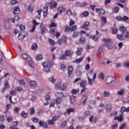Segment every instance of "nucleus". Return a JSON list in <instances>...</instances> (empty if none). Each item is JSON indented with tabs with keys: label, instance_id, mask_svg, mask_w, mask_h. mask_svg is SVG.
Returning <instances> with one entry per match:
<instances>
[{
	"label": "nucleus",
	"instance_id": "obj_45",
	"mask_svg": "<svg viewBox=\"0 0 129 129\" xmlns=\"http://www.w3.org/2000/svg\"><path fill=\"white\" fill-rule=\"evenodd\" d=\"M74 111H75V110L74 108H70L67 110V113H71V112H74Z\"/></svg>",
	"mask_w": 129,
	"mask_h": 129
},
{
	"label": "nucleus",
	"instance_id": "obj_27",
	"mask_svg": "<svg viewBox=\"0 0 129 129\" xmlns=\"http://www.w3.org/2000/svg\"><path fill=\"white\" fill-rule=\"evenodd\" d=\"M109 95H110V93L107 91H104L103 92V97H109Z\"/></svg>",
	"mask_w": 129,
	"mask_h": 129
},
{
	"label": "nucleus",
	"instance_id": "obj_15",
	"mask_svg": "<svg viewBox=\"0 0 129 129\" xmlns=\"http://www.w3.org/2000/svg\"><path fill=\"white\" fill-rule=\"evenodd\" d=\"M122 118H123V115L121 114L119 116L114 117V120H118V121H122Z\"/></svg>",
	"mask_w": 129,
	"mask_h": 129
},
{
	"label": "nucleus",
	"instance_id": "obj_13",
	"mask_svg": "<svg viewBox=\"0 0 129 129\" xmlns=\"http://www.w3.org/2000/svg\"><path fill=\"white\" fill-rule=\"evenodd\" d=\"M48 5H49L50 9H55V8H57V3L56 2H51Z\"/></svg>",
	"mask_w": 129,
	"mask_h": 129
},
{
	"label": "nucleus",
	"instance_id": "obj_2",
	"mask_svg": "<svg viewBox=\"0 0 129 129\" xmlns=\"http://www.w3.org/2000/svg\"><path fill=\"white\" fill-rule=\"evenodd\" d=\"M54 62L52 61H48L43 63V70L45 73L50 72V68L53 67Z\"/></svg>",
	"mask_w": 129,
	"mask_h": 129
},
{
	"label": "nucleus",
	"instance_id": "obj_12",
	"mask_svg": "<svg viewBox=\"0 0 129 129\" xmlns=\"http://www.w3.org/2000/svg\"><path fill=\"white\" fill-rule=\"evenodd\" d=\"M120 112L122 114L124 112H129V106L126 108L125 107H121Z\"/></svg>",
	"mask_w": 129,
	"mask_h": 129
},
{
	"label": "nucleus",
	"instance_id": "obj_6",
	"mask_svg": "<svg viewBox=\"0 0 129 129\" xmlns=\"http://www.w3.org/2000/svg\"><path fill=\"white\" fill-rule=\"evenodd\" d=\"M50 32L51 34L56 36V38H59V36H60V32H58V30H57V29L51 28Z\"/></svg>",
	"mask_w": 129,
	"mask_h": 129
},
{
	"label": "nucleus",
	"instance_id": "obj_56",
	"mask_svg": "<svg viewBox=\"0 0 129 129\" xmlns=\"http://www.w3.org/2000/svg\"><path fill=\"white\" fill-rule=\"evenodd\" d=\"M60 69L61 70H63V71L66 70L67 68H66V67L63 64H61L60 66Z\"/></svg>",
	"mask_w": 129,
	"mask_h": 129
},
{
	"label": "nucleus",
	"instance_id": "obj_37",
	"mask_svg": "<svg viewBox=\"0 0 129 129\" xmlns=\"http://www.w3.org/2000/svg\"><path fill=\"white\" fill-rule=\"evenodd\" d=\"M5 88L3 89V92L6 90V88H9L10 87V84H9V82H6L4 84Z\"/></svg>",
	"mask_w": 129,
	"mask_h": 129
},
{
	"label": "nucleus",
	"instance_id": "obj_20",
	"mask_svg": "<svg viewBox=\"0 0 129 129\" xmlns=\"http://www.w3.org/2000/svg\"><path fill=\"white\" fill-rule=\"evenodd\" d=\"M55 96L59 98H62V97H64V96H65L62 92H57L55 94Z\"/></svg>",
	"mask_w": 129,
	"mask_h": 129
},
{
	"label": "nucleus",
	"instance_id": "obj_3",
	"mask_svg": "<svg viewBox=\"0 0 129 129\" xmlns=\"http://www.w3.org/2000/svg\"><path fill=\"white\" fill-rule=\"evenodd\" d=\"M55 88L56 89L59 88L60 90H66V88H67V84L62 83V82H58L55 84Z\"/></svg>",
	"mask_w": 129,
	"mask_h": 129
},
{
	"label": "nucleus",
	"instance_id": "obj_47",
	"mask_svg": "<svg viewBox=\"0 0 129 129\" xmlns=\"http://www.w3.org/2000/svg\"><path fill=\"white\" fill-rule=\"evenodd\" d=\"M101 20L104 24H105L107 21L106 20V17H102Z\"/></svg>",
	"mask_w": 129,
	"mask_h": 129
},
{
	"label": "nucleus",
	"instance_id": "obj_62",
	"mask_svg": "<svg viewBox=\"0 0 129 129\" xmlns=\"http://www.w3.org/2000/svg\"><path fill=\"white\" fill-rule=\"evenodd\" d=\"M112 33L113 34H116V33H117V29L114 28L112 29Z\"/></svg>",
	"mask_w": 129,
	"mask_h": 129
},
{
	"label": "nucleus",
	"instance_id": "obj_16",
	"mask_svg": "<svg viewBox=\"0 0 129 129\" xmlns=\"http://www.w3.org/2000/svg\"><path fill=\"white\" fill-rule=\"evenodd\" d=\"M40 29H41L40 34H44L46 32V31H48L47 29H46V27L43 26V24H41L40 25Z\"/></svg>",
	"mask_w": 129,
	"mask_h": 129
},
{
	"label": "nucleus",
	"instance_id": "obj_24",
	"mask_svg": "<svg viewBox=\"0 0 129 129\" xmlns=\"http://www.w3.org/2000/svg\"><path fill=\"white\" fill-rule=\"evenodd\" d=\"M20 13H21V10H20V8H19L18 7H15L14 10V14H15V15H18L20 14Z\"/></svg>",
	"mask_w": 129,
	"mask_h": 129
},
{
	"label": "nucleus",
	"instance_id": "obj_19",
	"mask_svg": "<svg viewBox=\"0 0 129 129\" xmlns=\"http://www.w3.org/2000/svg\"><path fill=\"white\" fill-rule=\"evenodd\" d=\"M65 41H66V38H65V37H62L57 40V44L58 45H61V44H62L63 42H65Z\"/></svg>",
	"mask_w": 129,
	"mask_h": 129
},
{
	"label": "nucleus",
	"instance_id": "obj_41",
	"mask_svg": "<svg viewBox=\"0 0 129 129\" xmlns=\"http://www.w3.org/2000/svg\"><path fill=\"white\" fill-rule=\"evenodd\" d=\"M49 81L54 84L56 82V79H55L54 77H51L50 78H49Z\"/></svg>",
	"mask_w": 129,
	"mask_h": 129
},
{
	"label": "nucleus",
	"instance_id": "obj_49",
	"mask_svg": "<svg viewBox=\"0 0 129 129\" xmlns=\"http://www.w3.org/2000/svg\"><path fill=\"white\" fill-rule=\"evenodd\" d=\"M117 38L118 39V40H120L121 41H122L123 40V36L122 35L118 34L117 35Z\"/></svg>",
	"mask_w": 129,
	"mask_h": 129
},
{
	"label": "nucleus",
	"instance_id": "obj_44",
	"mask_svg": "<svg viewBox=\"0 0 129 129\" xmlns=\"http://www.w3.org/2000/svg\"><path fill=\"white\" fill-rule=\"evenodd\" d=\"M79 92V89L76 90L74 89L72 91V94L75 95Z\"/></svg>",
	"mask_w": 129,
	"mask_h": 129
},
{
	"label": "nucleus",
	"instance_id": "obj_30",
	"mask_svg": "<svg viewBox=\"0 0 129 129\" xmlns=\"http://www.w3.org/2000/svg\"><path fill=\"white\" fill-rule=\"evenodd\" d=\"M73 73V66H70L68 68V74L70 75V74H72Z\"/></svg>",
	"mask_w": 129,
	"mask_h": 129
},
{
	"label": "nucleus",
	"instance_id": "obj_4",
	"mask_svg": "<svg viewBox=\"0 0 129 129\" xmlns=\"http://www.w3.org/2000/svg\"><path fill=\"white\" fill-rule=\"evenodd\" d=\"M103 42H105L104 45L108 50H111V49H113V46H111L109 44H111L112 43V40L111 39H106L105 38L102 39Z\"/></svg>",
	"mask_w": 129,
	"mask_h": 129
},
{
	"label": "nucleus",
	"instance_id": "obj_46",
	"mask_svg": "<svg viewBox=\"0 0 129 129\" xmlns=\"http://www.w3.org/2000/svg\"><path fill=\"white\" fill-rule=\"evenodd\" d=\"M103 50V45H101L98 49V53L99 54H101V52H102Z\"/></svg>",
	"mask_w": 129,
	"mask_h": 129
},
{
	"label": "nucleus",
	"instance_id": "obj_38",
	"mask_svg": "<svg viewBox=\"0 0 129 129\" xmlns=\"http://www.w3.org/2000/svg\"><path fill=\"white\" fill-rule=\"evenodd\" d=\"M31 48L32 50H35L36 49H38V44L37 43H33Z\"/></svg>",
	"mask_w": 129,
	"mask_h": 129
},
{
	"label": "nucleus",
	"instance_id": "obj_26",
	"mask_svg": "<svg viewBox=\"0 0 129 129\" xmlns=\"http://www.w3.org/2000/svg\"><path fill=\"white\" fill-rule=\"evenodd\" d=\"M112 108V106L111 104H108L106 105V109L107 111H111Z\"/></svg>",
	"mask_w": 129,
	"mask_h": 129
},
{
	"label": "nucleus",
	"instance_id": "obj_1",
	"mask_svg": "<svg viewBox=\"0 0 129 129\" xmlns=\"http://www.w3.org/2000/svg\"><path fill=\"white\" fill-rule=\"evenodd\" d=\"M94 72L93 69L90 70L88 73L87 75L88 81L89 85L92 86L93 85V82L95 81V79H96V74L94 73L93 75L92 79L90 78L91 76H92V74Z\"/></svg>",
	"mask_w": 129,
	"mask_h": 129
},
{
	"label": "nucleus",
	"instance_id": "obj_11",
	"mask_svg": "<svg viewBox=\"0 0 129 129\" xmlns=\"http://www.w3.org/2000/svg\"><path fill=\"white\" fill-rule=\"evenodd\" d=\"M66 9L65 7H59L58 9H57V14L58 15H61V14H62V13H64V11H66Z\"/></svg>",
	"mask_w": 129,
	"mask_h": 129
},
{
	"label": "nucleus",
	"instance_id": "obj_10",
	"mask_svg": "<svg viewBox=\"0 0 129 129\" xmlns=\"http://www.w3.org/2000/svg\"><path fill=\"white\" fill-rule=\"evenodd\" d=\"M33 24H34V25L32 26V28L30 30V32H35V30H36V26H37L38 25H40V23L36 22V20H33Z\"/></svg>",
	"mask_w": 129,
	"mask_h": 129
},
{
	"label": "nucleus",
	"instance_id": "obj_54",
	"mask_svg": "<svg viewBox=\"0 0 129 129\" xmlns=\"http://www.w3.org/2000/svg\"><path fill=\"white\" fill-rule=\"evenodd\" d=\"M75 24V21H73V20L71 19L70 22V27H72L73 25Z\"/></svg>",
	"mask_w": 129,
	"mask_h": 129
},
{
	"label": "nucleus",
	"instance_id": "obj_61",
	"mask_svg": "<svg viewBox=\"0 0 129 129\" xmlns=\"http://www.w3.org/2000/svg\"><path fill=\"white\" fill-rule=\"evenodd\" d=\"M28 11H29L30 12H32V11H33V10H34V8L33 7V6H32V5H29L28 6Z\"/></svg>",
	"mask_w": 129,
	"mask_h": 129
},
{
	"label": "nucleus",
	"instance_id": "obj_53",
	"mask_svg": "<svg viewBox=\"0 0 129 129\" xmlns=\"http://www.w3.org/2000/svg\"><path fill=\"white\" fill-rule=\"evenodd\" d=\"M37 13L38 14V15L37 16V19H40V18L41 17V13H42V10H38Z\"/></svg>",
	"mask_w": 129,
	"mask_h": 129
},
{
	"label": "nucleus",
	"instance_id": "obj_21",
	"mask_svg": "<svg viewBox=\"0 0 129 129\" xmlns=\"http://www.w3.org/2000/svg\"><path fill=\"white\" fill-rule=\"evenodd\" d=\"M43 17H46L48 14V7L46 6L43 9Z\"/></svg>",
	"mask_w": 129,
	"mask_h": 129
},
{
	"label": "nucleus",
	"instance_id": "obj_9",
	"mask_svg": "<svg viewBox=\"0 0 129 129\" xmlns=\"http://www.w3.org/2000/svg\"><path fill=\"white\" fill-rule=\"evenodd\" d=\"M28 36V33L26 32H23L22 33H20L19 36H18V39L19 40H24V38L25 37H27Z\"/></svg>",
	"mask_w": 129,
	"mask_h": 129
},
{
	"label": "nucleus",
	"instance_id": "obj_32",
	"mask_svg": "<svg viewBox=\"0 0 129 129\" xmlns=\"http://www.w3.org/2000/svg\"><path fill=\"white\" fill-rule=\"evenodd\" d=\"M62 101V98H58L54 100V103H56V104H60V102Z\"/></svg>",
	"mask_w": 129,
	"mask_h": 129
},
{
	"label": "nucleus",
	"instance_id": "obj_25",
	"mask_svg": "<svg viewBox=\"0 0 129 129\" xmlns=\"http://www.w3.org/2000/svg\"><path fill=\"white\" fill-rule=\"evenodd\" d=\"M90 112H89V111H86L84 113V117H83V119H85V118H86V117L90 116Z\"/></svg>",
	"mask_w": 129,
	"mask_h": 129
},
{
	"label": "nucleus",
	"instance_id": "obj_5",
	"mask_svg": "<svg viewBox=\"0 0 129 129\" xmlns=\"http://www.w3.org/2000/svg\"><path fill=\"white\" fill-rule=\"evenodd\" d=\"M22 58H23V59H25L26 61H27V62H29V65H30V66H31L32 67V66L31 64L33 63V59H32V58L30 57V56H29L26 53L22 54Z\"/></svg>",
	"mask_w": 129,
	"mask_h": 129
},
{
	"label": "nucleus",
	"instance_id": "obj_52",
	"mask_svg": "<svg viewBox=\"0 0 129 129\" xmlns=\"http://www.w3.org/2000/svg\"><path fill=\"white\" fill-rule=\"evenodd\" d=\"M67 125V122L66 121H63L61 124V127H65Z\"/></svg>",
	"mask_w": 129,
	"mask_h": 129
},
{
	"label": "nucleus",
	"instance_id": "obj_36",
	"mask_svg": "<svg viewBox=\"0 0 129 129\" xmlns=\"http://www.w3.org/2000/svg\"><path fill=\"white\" fill-rule=\"evenodd\" d=\"M117 94L118 95L122 96L124 94V90L123 89H121L117 91Z\"/></svg>",
	"mask_w": 129,
	"mask_h": 129
},
{
	"label": "nucleus",
	"instance_id": "obj_22",
	"mask_svg": "<svg viewBox=\"0 0 129 129\" xmlns=\"http://www.w3.org/2000/svg\"><path fill=\"white\" fill-rule=\"evenodd\" d=\"M82 51H83V48L82 47L78 48L76 52L77 55L78 56H80V55H81V53H82Z\"/></svg>",
	"mask_w": 129,
	"mask_h": 129
},
{
	"label": "nucleus",
	"instance_id": "obj_34",
	"mask_svg": "<svg viewBox=\"0 0 129 129\" xmlns=\"http://www.w3.org/2000/svg\"><path fill=\"white\" fill-rule=\"evenodd\" d=\"M64 55L66 56V57H70L71 55H72V53H71V52L69 50H66L64 52Z\"/></svg>",
	"mask_w": 129,
	"mask_h": 129
},
{
	"label": "nucleus",
	"instance_id": "obj_7",
	"mask_svg": "<svg viewBox=\"0 0 129 129\" xmlns=\"http://www.w3.org/2000/svg\"><path fill=\"white\" fill-rule=\"evenodd\" d=\"M114 80H115V78L112 76L107 77L105 79L106 83H108V84L112 83Z\"/></svg>",
	"mask_w": 129,
	"mask_h": 129
},
{
	"label": "nucleus",
	"instance_id": "obj_17",
	"mask_svg": "<svg viewBox=\"0 0 129 129\" xmlns=\"http://www.w3.org/2000/svg\"><path fill=\"white\" fill-rule=\"evenodd\" d=\"M97 120V118L94 117V116H91L89 119V121H90V122H93L94 123H95Z\"/></svg>",
	"mask_w": 129,
	"mask_h": 129
},
{
	"label": "nucleus",
	"instance_id": "obj_55",
	"mask_svg": "<svg viewBox=\"0 0 129 129\" xmlns=\"http://www.w3.org/2000/svg\"><path fill=\"white\" fill-rule=\"evenodd\" d=\"M49 42L50 45H55L56 44V42L51 39H49Z\"/></svg>",
	"mask_w": 129,
	"mask_h": 129
},
{
	"label": "nucleus",
	"instance_id": "obj_14",
	"mask_svg": "<svg viewBox=\"0 0 129 129\" xmlns=\"http://www.w3.org/2000/svg\"><path fill=\"white\" fill-rule=\"evenodd\" d=\"M96 11L99 15H104L105 13V11L102 9H96Z\"/></svg>",
	"mask_w": 129,
	"mask_h": 129
},
{
	"label": "nucleus",
	"instance_id": "obj_43",
	"mask_svg": "<svg viewBox=\"0 0 129 129\" xmlns=\"http://www.w3.org/2000/svg\"><path fill=\"white\" fill-rule=\"evenodd\" d=\"M119 31H120L123 34L125 31V30H124V26H121L119 27Z\"/></svg>",
	"mask_w": 129,
	"mask_h": 129
},
{
	"label": "nucleus",
	"instance_id": "obj_48",
	"mask_svg": "<svg viewBox=\"0 0 129 129\" xmlns=\"http://www.w3.org/2000/svg\"><path fill=\"white\" fill-rule=\"evenodd\" d=\"M94 48V46H90L89 45H87V47H86V51H88L89 50L91 49Z\"/></svg>",
	"mask_w": 129,
	"mask_h": 129
},
{
	"label": "nucleus",
	"instance_id": "obj_18",
	"mask_svg": "<svg viewBox=\"0 0 129 129\" xmlns=\"http://www.w3.org/2000/svg\"><path fill=\"white\" fill-rule=\"evenodd\" d=\"M88 26H89V22H85L83 26V29H84V30H86V31H88V30H89V28H88Z\"/></svg>",
	"mask_w": 129,
	"mask_h": 129
},
{
	"label": "nucleus",
	"instance_id": "obj_58",
	"mask_svg": "<svg viewBox=\"0 0 129 129\" xmlns=\"http://www.w3.org/2000/svg\"><path fill=\"white\" fill-rule=\"evenodd\" d=\"M82 15L84 17H88V15H89V13L88 12L85 11L82 13Z\"/></svg>",
	"mask_w": 129,
	"mask_h": 129
},
{
	"label": "nucleus",
	"instance_id": "obj_29",
	"mask_svg": "<svg viewBox=\"0 0 129 129\" xmlns=\"http://www.w3.org/2000/svg\"><path fill=\"white\" fill-rule=\"evenodd\" d=\"M86 83H87V82H86V81H83L80 83V86H81V87H82V88H86Z\"/></svg>",
	"mask_w": 129,
	"mask_h": 129
},
{
	"label": "nucleus",
	"instance_id": "obj_50",
	"mask_svg": "<svg viewBox=\"0 0 129 129\" xmlns=\"http://www.w3.org/2000/svg\"><path fill=\"white\" fill-rule=\"evenodd\" d=\"M49 27L50 28H55V27H57V24L52 22Z\"/></svg>",
	"mask_w": 129,
	"mask_h": 129
},
{
	"label": "nucleus",
	"instance_id": "obj_60",
	"mask_svg": "<svg viewBox=\"0 0 129 129\" xmlns=\"http://www.w3.org/2000/svg\"><path fill=\"white\" fill-rule=\"evenodd\" d=\"M67 15H68L69 16H72V12H71V10H68L67 11Z\"/></svg>",
	"mask_w": 129,
	"mask_h": 129
},
{
	"label": "nucleus",
	"instance_id": "obj_40",
	"mask_svg": "<svg viewBox=\"0 0 129 129\" xmlns=\"http://www.w3.org/2000/svg\"><path fill=\"white\" fill-rule=\"evenodd\" d=\"M128 20L129 18L126 16H124L121 18V21H122L123 22H126V21H128Z\"/></svg>",
	"mask_w": 129,
	"mask_h": 129
},
{
	"label": "nucleus",
	"instance_id": "obj_63",
	"mask_svg": "<svg viewBox=\"0 0 129 129\" xmlns=\"http://www.w3.org/2000/svg\"><path fill=\"white\" fill-rule=\"evenodd\" d=\"M117 124H114V125H112L111 127V129H116L117 127Z\"/></svg>",
	"mask_w": 129,
	"mask_h": 129
},
{
	"label": "nucleus",
	"instance_id": "obj_23",
	"mask_svg": "<svg viewBox=\"0 0 129 129\" xmlns=\"http://www.w3.org/2000/svg\"><path fill=\"white\" fill-rule=\"evenodd\" d=\"M83 59H84V57H80L78 59H75L73 60L74 63H80L81 62H82Z\"/></svg>",
	"mask_w": 129,
	"mask_h": 129
},
{
	"label": "nucleus",
	"instance_id": "obj_39",
	"mask_svg": "<svg viewBox=\"0 0 129 129\" xmlns=\"http://www.w3.org/2000/svg\"><path fill=\"white\" fill-rule=\"evenodd\" d=\"M85 37H81L79 39V42L80 43H81L82 44H83V43L85 42Z\"/></svg>",
	"mask_w": 129,
	"mask_h": 129
},
{
	"label": "nucleus",
	"instance_id": "obj_59",
	"mask_svg": "<svg viewBox=\"0 0 129 129\" xmlns=\"http://www.w3.org/2000/svg\"><path fill=\"white\" fill-rule=\"evenodd\" d=\"M43 58V56L41 54H38L36 56L37 60H41Z\"/></svg>",
	"mask_w": 129,
	"mask_h": 129
},
{
	"label": "nucleus",
	"instance_id": "obj_51",
	"mask_svg": "<svg viewBox=\"0 0 129 129\" xmlns=\"http://www.w3.org/2000/svg\"><path fill=\"white\" fill-rule=\"evenodd\" d=\"M19 28L22 32H24L25 31V29H26V27L24 25H20Z\"/></svg>",
	"mask_w": 129,
	"mask_h": 129
},
{
	"label": "nucleus",
	"instance_id": "obj_31",
	"mask_svg": "<svg viewBox=\"0 0 129 129\" xmlns=\"http://www.w3.org/2000/svg\"><path fill=\"white\" fill-rule=\"evenodd\" d=\"M39 123L43 127H48V124L46 122H43L42 121H40Z\"/></svg>",
	"mask_w": 129,
	"mask_h": 129
},
{
	"label": "nucleus",
	"instance_id": "obj_64",
	"mask_svg": "<svg viewBox=\"0 0 129 129\" xmlns=\"http://www.w3.org/2000/svg\"><path fill=\"white\" fill-rule=\"evenodd\" d=\"M124 65L125 67H129V61H125Z\"/></svg>",
	"mask_w": 129,
	"mask_h": 129
},
{
	"label": "nucleus",
	"instance_id": "obj_8",
	"mask_svg": "<svg viewBox=\"0 0 129 129\" xmlns=\"http://www.w3.org/2000/svg\"><path fill=\"white\" fill-rule=\"evenodd\" d=\"M76 30H77V26L75 25L72 27H67L65 31L68 33V32H69V31H71V32H73L74 31H76Z\"/></svg>",
	"mask_w": 129,
	"mask_h": 129
},
{
	"label": "nucleus",
	"instance_id": "obj_42",
	"mask_svg": "<svg viewBox=\"0 0 129 129\" xmlns=\"http://www.w3.org/2000/svg\"><path fill=\"white\" fill-rule=\"evenodd\" d=\"M99 78L102 80H103L104 79V74L102 73H100L99 75Z\"/></svg>",
	"mask_w": 129,
	"mask_h": 129
},
{
	"label": "nucleus",
	"instance_id": "obj_33",
	"mask_svg": "<svg viewBox=\"0 0 129 129\" xmlns=\"http://www.w3.org/2000/svg\"><path fill=\"white\" fill-rule=\"evenodd\" d=\"M21 114L22 117H24V118H26V117H27V116L29 115V114H28V113H26L24 111L21 112Z\"/></svg>",
	"mask_w": 129,
	"mask_h": 129
},
{
	"label": "nucleus",
	"instance_id": "obj_28",
	"mask_svg": "<svg viewBox=\"0 0 129 129\" xmlns=\"http://www.w3.org/2000/svg\"><path fill=\"white\" fill-rule=\"evenodd\" d=\"M75 100H76V97L75 96L72 95L70 97V101L71 103L73 104L75 102Z\"/></svg>",
	"mask_w": 129,
	"mask_h": 129
},
{
	"label": "nucleus",
	"instance_id": "obj_57",
	"mask_svg": "<svg viewBox=\"0 0 129 129\" xmlns=\"http://www.w3.org/2000/svg\"><path fill=\"white\" fill-rule=\"evenodd\" d=\"M91 39L94 40V41H97V36L95 35H92L90 36Z\"/></svg>",
	"mask_w": 129,
	"mask_h": 129
},
{
	"label": "nucleus",
	"instance_id": "obj_35",
	"mask_svg": "<svg viewBox=\"0 0 129 129\" xmlns=\"http://www.w3.org/2000/svg\"><path fill=\"white\" fill-rule=\"evenodd\" d=\"M30 85L32 87H36L37 86V82L36 81H31L30 82Z\"/></svg>",
	"mask_w": 129,
	"mask_h": 129
}]
</instances>
